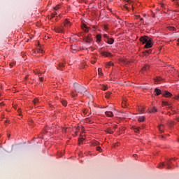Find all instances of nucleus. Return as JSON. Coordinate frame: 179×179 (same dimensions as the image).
Returning <instances> with one entry per match:
<instances>
[{
    "label": "nucleus",
    "mask_w": 179,
    "mask_h": 179,
    "mask_svg": "<svg viewBox=\"0 0 179 179\" xmlns=\"http://www.w3.org/2000/svg\"><path fill=\"white\" fill-rule=\"evenodd\" d=\"M101 90L106 91L107 90V87L106 85H103Z\"/></svg>",
    "instance_id": "nucleus-28"
},
{
    "label": "nucleus",
    "mask_w": 179,
    "mask_h": 179,
    "mask_svg": "<svg viewBox=\"0 0 179 179\" xmlns=\"http://www.w3.org/2000/svg\"><path fill=\"white\" fill-rule=\"evenodd\" d=\"M72 97H76V94H74L73 92L71 93Z\"/></svg>",
    "instance_id": "nucleus-42"
},
{
    "label": "nucleus",
    "mask_w": 179,
    "mask_h": 179,
    "mask_svg": "<svg viewBox=\"0 0 179 179\" xmlns=\"http://www.w3.org/2000/svg\"><path fill=\"white\" fill-rule=\"evenodd\" d=\"M169 30L173 31L176 30V28L174 27H169Z\"/></svg>",
    "instance_id": "nucleus-30"
},
{
    "label": "nucleus",
    "mask_w": 179,
    "mask_h": 179,
    "mask_svg": "<svg viewBox=\"0 0 179 179\" xmlns=\"http://www.w3.org/2000/svg\"><path fill=\"white\" fill-rule=\"evenodd\" d=\"M148 113L150 114L152 113H157V109L156 107H152L151 110H149Z\"/></svg>",
    "instance_id": "nucleus-12"
},
{
    "label": "nucleus",
    "mask_w": 179,
    "mask_h": 179,
    "mask_svg": "<svg viewBox=\"0 0 179 179\" xmlns=\"http://www.w3.org/2000/svg\"><path fill=\"white\" fill-rule=\"evenodd\" d=\"M105 114H106V115L107 116V117H114V115L113 114V112H111V111H106V113H105Z\"/></svg>",
    "instance_id": "nucleus-10"
},
{
    "label": "nucleus",
    "mask_w": 179,
    "mask_h": 179,
    "mask_svg": "<svg viewBox=\"0 0 179 179\" xmlns=\"http://www.w3.org/2000/svg\"><path fill=\"white\" fill-rule=\"evenodd\" d=\"M73 87L76 92H78V93H80L81 94H86V93L87 92V89H86V87L77 83H75L73 84Z\"/></svg>",
    "instance_id": "nucleus-2"
},
{
    "label": "nucleus",
    "mask_w": 179,
    "mask_h": 179,
    "mask_svg": "<svg viewBox=\"0 0 179 179\" xmlns=\"http://www.w3.org/2000/svg\"><path fill=\"white\" fill-rule=\"evenodd\" d=\"M161 138H162V139L164 138V136H161Z\"/></svg>",
    "instance_id": "nucleus-51"
},
{
    "label": "nucleus",
    "mask_w": 179,
    "mask_h": 179,
    "mask_svg": "<svg viewBox=\"0 0 179 179\" xmlns=\"http://www.w3.org/2000/svg\"><path fill=\"white\" fill-rule=\"evenodd\" d=\"M55 31H56V33H64V27H55Z\"/></svg>",
    "instance_id": "nucleus-4"
},
{
    "label": "nucleus",
    "mask_w": 179,
    "mask_h": 179,
    "mask_svg": "<svg viewBox=\"0 0 179 179\" xmlns=\"http://www.w3.org/2000/svg\"><path fill=\"white\" fill-rule=\"evenodd\" d=\"M96 41H98L99 43L101 41V35L100 34L96 35Z\"/></svg>",
    "instance_id": "nucleus-15"
},
{
    "label": "nucleus",
    "mask_w": 179,
    "mask_h": 179,
    "mask_svg": "<svg viewBox=\"0 0 179 179\" xmlns=\"http://www.w3.org/2000/svg\"><path fill=\"white\" fill-rule=\"evenodd\" d=\"M162 104H163V106H170V103L167 101H163Z\"/></svg>",
    "instance_id": "nucleus-26"
},
{
    "label": "nucleus",
    "mask_w": 179,
    "mask_h": 179,
    "mask_svg": "<svg viewBox=\"0 0 179 179\" xmlns=\"http://www.w3.org/2000/svg\"><path fill=\"white\" fill-rule=\"evenodd\" d=\"M140 112H141L142 114H145V108H143L141 110H140Z\"/></svg>",
    "instance_id": "nucleus-37"
},
{
    "label": "nucleus",
    "mask_w": 179,
    "mask_h": 179,
    "mask_svg": "<svg viewBox=\"0 0 179 179\" xmlns=\"http://www.w3.org/2000/svg\"><path fill=\"white\" fill-rule=\"evenodd\" d=\"M172 1H174V0H172Z\"/></svg>",
    "instance_id": "nucleus-57"
},
{
    "label": "nucleus",
    "mask_w": 179,
    "mask_h": 179,
    "mask_svg": "<svg viewBox=\"0 0 179 179\" xmlns=\"http://www.w3.org/2000/svg\"><path fill=\"white\" fill-rule=\"evenodd\" d=\"M106 132H107L108 134H114V131H112L111 128H110V127L106 129Z\"/></svg>",
    "instance_id": "nucleus-14"
},
{
    "label": "nucleus",
    "mask_w": 179,
    "mask_h": 179,
    "mask_svg": "<svg viewBox=\"0 0 179 179\" xmlns=\"http://www.w3.org/2000/svg\"><path fill=\"white\" fill-rule=\"evenodd\" d=\"M61 103H62V104L64 107H66V104H67L66 101H65V100H62V101H61Z\"/></svg>",
    "instance_id": "nucleus-20"
},
{
    "label": "nucleus",
    "mask_w": 179,
    "mask_h": 179,
    "mask_svg": "<svg viewBox=\"0 0 179 179\" xmlns=\"http://www.w3.org/2000/svg\"><path fill=\"white\" fill-rule=\"evenodd\" d=\"M137 17H141V16H140V15H138Z\"/></svg>",
    "instance_id": "nucleus-53"
},
{
    "label": "nucleus",
    "mask_w": 179,
    "mask_h": 179,
    "mask_svg": "<svg viewBox=\"0 0 179 179\" xmlns=\"http://www.w3.org/2000/svg\"><path fill=\"white\" fill-rule=\"evenodd\" d=\"M178 121H179V120H178Z\"/></svg>",
    "instance_id": "nucleus-58"
},
{
    "label": "nucleus",
    "mask_w": 179,
    "mask_h": 179,
    "mask_svg": "<svg viewBox=\"0 0 179 179\" xmlns=\"http://www.w3.org/2000/svg\"><path fill=\"white\" fill-rule=\"evenodd\" d=\"M162 94L164 96V97H171L172 96L171 93H170L169 91H162Z\"/></svg>",
    "instance_id": "nucleus-6"
},
{
    "label": "nucleus",
    "mask_w": 179,
    "mask_h": 179,
    "mask_svg": "<svg viewBox=\"0 0 179 179\" xmlns=\"http://www.w3.org/2000/svg\"><path fill=\"white\" fill-rule=\"evenodd\" d=\"M173 164V162H171V159H169L167 161L166 164H164V163H161L159 165V169H163V167H164V166H166V169H168V170H171V164Z\"/></svg>",
    "instance_id": "nucleus-3"
},
{
    "label": "nucleus",
    "mask_w": 179,
    "mask_h": 179,
    "mask_svg": "<svg viewBox=\"0 0 179 179\" xmlns=\"http://www.w3.org/2000/svg\"><path fill=\"white\" fill-rule=\"evenodd\" d=\"M39 80H41V82H43L44 78L43 77L39 78Z\"/></svg>",
    "instance_id": "nucleus-41"
},
{
    "label": "nucleus",
    "mask_w": 179,
    "mask_h": 179,
    "mask_svg": "<svg viewBox=\"0 0 179 179\" xmlns=\"http://www.w3.org/2000/svg\"><path fill=\"white\" fill-rule=\"evenodd\" d=\"M140 41L145 45V48H152L153 43H152V38L145 36L140 38Z\"/></svg>",
    "instance_id": "nucleus-1"
},
{
    "label": "nucleus",
    "mask_w": 179,
    "mask_h": 179,
    "mask_svg": "<svg viewBox=\"0 0 179 179\" xmlns=\"http://www.w3.org/2000/svg\"><path fill=\"white\" fill-rule=\"evenodd\" d=\"M55 10H58L59 9V6H56L54 8Z\"/></svg>",
    "instance_id": "nucleus-43"
},
{
    "label": "nucleus",
    "mask_w": 179,
    "mask_h": 179,
    "mask_svg": "<svg viewBox=\"0 0 179 179\" xmlns=\"http://www.w3.org/2000/svg\"><path fill=\"white\" fill-rule=\"evenodd\" d=\"M133 156H134V157H136V155H134Z\"/></svg>",
    "instance_id": "nucleus-52"
},
{
    "label": "nucleus",
    "mask_w": 179,
    "mask_h": 179,
    "mask_svg": "<svg viewBox=\"0 0 179 179\" xmlns=\"http://www.w3.org/2000/svg\"><path fill=\"white\" fill-rule=\"evenodd\" d=\"M91 62H92V64H96V61H94V60H92Z\"/></svg>",
    "instance_id": "nucleus-46"
},
{
    "label": "nucleus",
    "mask_w": 179,
    "mask_h": 179,
    "mask_svg": "<svg viewBox=\"0 0 179 179\" xmlns=\"http://www.w3.org/2000/svg\"><path fill=\"white\" fill-rule=\"evenodd\" d=\"M158 128H159V132H161V133H163V132H164L163 129H164V125L161 124V125H159V126L158 127Z\"/></svg>",
    "instance_id": "nucleus-13"
},
{
    "label": "nucleus",
    "mask_w": 179,
    "mask_h": 179,
    "mask_svg": "<svg viewBox=\"0 0 179 179\" xmlns=\"http://www.w3.org/2000/svg\"><path fill=\"white\" fill-rule=\"evenodd\" d=\"M131 8H134V6H132V5H130V6H128L127 5L124 6V8L126 9V10H129Z\"/></svg>",
    "instance_id": "nucleus-17"
},
{
    "label": "nucleus",
    "mask_w": 179,
    "mask_h": 179,
    "mask_svg": "<svg viewBox=\"0 0 179 179\" xmlns=\"http://www.w3.org/2000/svg\"><path fill=\"white\" fill-rule=\"evenodd\" d=\"M85 139L83 138H79V143H82V142H83V141H84Z\"/></svg>",
    "instance_id": "nucleus-33"
},
{
    "label": "nucleus",
    "mask_w": 179,
    "mask_h": 179,
    "mask_svg": "<svg viewBox=\"0 0 179 179\" xmlns=\"http://www.w3.org/2000/svg\"><path fill=\"white\" fill-rule=\"evenodd\" d=\"M152 17H155V15H152Z\"/></svg>",
    "instance_id": "nucleus-54"
},
{
    "label": "nucleus",
    "mask_w": 179,
    "mask_h": 179,
    "mask_svg": "<svg viewBox=\"0 0 179 179\" xmlns=\"http://www.w3.org/2000/svg\"><path fill=\"white\" fill-rule=\"evenodd\" d=\"M98 74L99 75V76H101V75H103V69H101V68L98 69Z\"/></svg>",
    "instance_id": "nucleus-18"
},
{
    "label": "nucleus",
    "mask_w": 179,
    "mask_h": 179,
    "mask_svg": "<svg viewBox=\"0 0 179 179\" xmlns=\"http://www.w3.org/2000/svg\"><path fill=\"white\" fill-rule=\"evenodd\" d=\"M178 45H179V38L178 39Z\"/></svg>",
    "instance_id": "nucleus-50"
},
{
    "label": "nucleus",
    "mask_w": 179,
    "mask_h": 179,
    "mask_svg": "<svg viewBox=\"0 0 179 179\" xmlns=\"http://www.w3.org/2000/svg\"><path fill=\"white\" fill-rule=\"evenodd\" d=\"M155 92L156 96H159V94H162V93H163V92H162V90H160L159 88H155Z\"/></svg>",
    "instance_id": "nucleus-9"
},
{
    "label": "nucleus",
    "mask_w": 179,
    "mask_h": 179,
    "mask_svg": "<svg viewBox=\"0 0 179 179\" xmlns=\"http://www.w3.org/2000/svg\"><path fill=\"white\" fill-rule=\"evenodd\" d=\"M36 52H41L42 54L44 52V51L43 50H41V48H38L36 49Z\"/></svg>",
    "instance_id": "nucleus-22"
},
{
    "label": "nucleus",
    "mask_w": 179,
    "mask_h": 179,
    "mask_svg": "<svg viewBox=\"0 0 179 179\" xmlns=\"http://www.w3.org/2000/svg\"><path fill=\"white\" fill-rule=\"evenodd\" d=\"M72 24H71V22L68 20V19H66L64 22V27H71Z\"/></svg>",
    "instance_id": "nucleus-7"
},
{
    "label": "nucleus",
    "mask_w": 179,
    "mask_h": 179,
    "mask_svg": "<svg viewBox=\"0 0 179 179\" xmlns=\"http://www.w3.org/2000/svg\"><path fill=\"white\" fill-rule=\"evenodd\" d=\"M110 95H111V92H108L106 93L105 97H106V99H108Z\"/></svg>",
    "instance_id": "nucleus-23"
},
{
    "label": "nucleus",
    "mask_w": 179,
    "mask_h": 179,
    "mask_svg": "<svg viewBox=\"0 0 179 179\" xmlns=\"http://www.w3.org/2000/svg\"><path fill=\"white\" fill-rule=\"evenodd\" d=\"M96 150H97L98 152H101V147L97 146V147H96Z\"/></svg>",
    "instance_id": "nucleus-29"
},
{
    "label": "nucleus",
    "mask_w": 179,
    "mask_h": 179,
    "mask_svg": "<svg viewBox=\"0 0 179 179\" xmlns=\"http://www.w3.org/2000/svg\"><path fill=\"white\" fill-rule=\"evenodd\" d=\"M107 43H108V44H113L114 43V38H108Z\"/></svg>",
    "instance_id": "nucleus-11"
},
{
    "label": "nucleus",
    "mask_w": 179,
    "mask_h": 179,
    "mask_svg": "<svg viewBox=\"0 0 179 179\" xmlns=\"http://www.w3.org/2000/svg\"><path fill=\"white\" fill-rule=\"evenodd\" d=\"M83 27L84 29H86L85 31L87 32V27L86 26V24H83Z\"/></svg>",
    "instance_id": "nucleus-36"
},
{
    "label": "nucleus",
    "mask_w": 179,
    "mask_h": 179,
    "mask_svg": "<svg viewBox=\"0 0 179 179\" xmlns=\"http://www.w3.org/2000/svg\"><path fill=\"white\" fill-rule=\"evenodd\" d=\"M85 43L90 44V43H92V35H90V34L87 35L85 38Z\"/></svg>",
    "instance_id": "nucleus-5"
},
{
    "label": "nucleus",
    "mask_w": 179,
    "mask_h": 179,
    "mask_svg": "<svg viewBox=\"0 0 179 179\" xmlns=\"http://www.w3.org/2000/svg\"><path fill=\"white\" fill-rule=\"evenodd\" d=\"M150 66L145 65L143 67L142 71H149Z\"/></svg>",
    "instance_id": "nucleus-16"
},
{
    "label": "nucleus",
    "mask_w": 179,
    "mask_h": 179,
    "mask_svg": "<svg viewBox=\"0 0 179 179\" xmlns=\"http://www.w3.org/2000/svg\"><path fill=\"white\" fill-rule=\"evenodd\" d=\"M107 66H113V65H114V63L111 62H109L107 63Z\"/></svg>",
    "instance_id": "nucleus-25"
},
{
    "label": "nucleus",
    "mask_w": 179,
    "mask_h": 179,
    "mask_svg": "<svg viewBox=\"0 0 179 179\" xmlns=\"http://www.w3.org/2000/svg\"><path fill=\"white\" fill-rule=\"evenodd\" d=\"M83 113L84 114H87V109H84L83 111Z\"/></svg>",
    "instance_id": "nucleus-39"
},
{
    "label": "nucleus",
    "mask_w": 179,
    "mask_h": 179,
    "mask_svg": "<svg viewBox=\"0 0 179 179\" xmlns=\"http://www.w3.org/2000/svg\"><path fill=\"white\" fill-rule=\"evenodd\" d=\"M176 99L177 100H178V99H179V95H178V96L176 97Z\"/></svg>",
    "instance_id": "nucleus-48"
},
{
    "label": "nucleus",
    "mask_w": 179,
    "mask_h": 179,
    "mask_svg": "<svg viewBox=\"0 0 179 179\" xmlns=\"http://www.w3.org/2000/svg\"><path fill=\"white\" fill-rule=\"evenodd\" d=\"M35 75H38V76H40V75H41V73L38 71H34Z\"/></svg>",
    "instance_id": "nucleus-35"
},
{
    "label": "nucleus",
    "mask_w": 179,
    "mask_h": 179,
    "mask_svg": "<svg viewBox=\"0 0 179 179\" xmlns=\"http://www.w3.org/2000/svg\"><path fill=\"white\" fill-rule=\"evenodd\" d=\"M139 129H141V127H134V131L136 134H139Z\"/></svg>",
    "instance_id": "nucleus-19"
},
{
    "label": "nucleus",
    "mask_w": 179,
    "mask_h": 179,
    "mask_svg": "<svg viewBox=\"0 0 179 179\" xmlns=\"http://www.w3.org/2000/svg\"><path fill=\"white\" fill-rule=\"evenodd\" d=\"M37 103H38V99H35L34 100V106H36V104H37Z\"/></svg>",
    "instance_id": "nucleus-27"
},
{
    "label": "nucleus",
    "mask_w": 179,
    "mask_h": 179,
    "mask_svg": "<svg viewBox=\"0 0 179 179\" xmlns=\"http://www.w3.org/2000/svg\"><path fill=\"white\" fill-rule=\"evenodd\" d=\"M141 20H143V18H141Z\"/></svg>",
    "instance_id": "nucleus-55"
},
{
    "label": "nucleus",
    "mask_w": 179,
    "mask_h": 179,
    "mask_svg": "<svg viewBox=\"0 0 179 179\" xmlns=\"http://www.w3.org/2000/svg\"><path fill=\"white\" fill-rule=\"evenodd\" d=\"M118 128V125H115L114 127H113V129H117Z\"/></svg>",
    "instance_id": "nucleus-44"
},
{
    "label": "nucleus",
    "mask_w": 179,
    "mask_h": 179,
    "mask_svg": "<svg viewBox=\"0 0 179 179\" xmlns=\"http://www.w3.org/2000/svg\"><path fill=\"white\" fill-rule=\"evenodd\" d=\"M160 80H162V78H157L155 79V83H159V82H160Z\"/></svg>",
    "instance_id": "nucleus-24"
},
{
    "label": "nucleus",
    "mask_w": 179,
    "mask_h": 179,
    "mask_svg": "<svg viewBox=\"0 0 179 179\" xmlns=\"http://www.w3.org/2000/svg\"><path fill=\"white\" fill-rule=\"evenodd\" d=\"M101 55H103L104 57H113V55L108 52H101Z\"/></svg>",
    "instance_id": "nucleus-8"
},
{
    "label": "nucleus",
    "mask_w": 179,
    "mask_h": 179,
    "mask_svg": "<svg viewBox=\"0 0 179 179\" xmlns=\"http://www.w3.org/2000/svg\"><path fill=\"white\" fill-rule=\"evenodd\" d=\"M29 78V76H27L25 77V80H27V78Z\"/></svg>",
    "instance_id": "nucleus-49"
},
{
    "label": "nucleus",
    "mask_w": 179,
    "mask_h": 179,
    "mask_svg": "<svg viewBox=\"0 0 179 179\" xmlns=\"http://www.w3.org/2000/svg\"><path fill=\"white\" fill-rule=\"evenodd\" d=\"M55 15H57V12L52 13L51 14L52 17H55Z\"/></svg>",
    "instance_id": "nucleus-31"
},
{
    "label": "nucleus",
    "mask_w": 179,
    "mask_h": 179,
    "mask_svg": "<svg viewBox=\"0 0 179 179\" xmlns=\"http://www.w3.org/2000/svg\"><path fill=\"white\" fill-rule=\"evenodd\" d=\"M160 5H161L162 8H164V3H161Z\"/></svg>",
    "instance_id": "nucleus-45"
},
{
    "label": "nucleus",
    "mask_w": 179,
    "mask_h": 179,
    "mask_svg": "<svg viewBox=\"0 0 179 179\" xmlns=\"http://www.w3.org/2000/svg\"><path fill=\"white\" fill-rule=\"evenodd\" d=\"M10 66H12V64H10Z\"/></svg>",
    "instance_id": "nucleus-56"
},
{
    "label": "nucleus",
    "mask_w": 179,
    "mask_h": 179,
    "mask_svg": "<svg viewBox=\"0 0 179 179\" xmlns=\"http://www.w3.org/2000/svg\"><path fill=\"white\" fill-rule=\"evenodd\" d=\"M17 112H18V113H19V115H22V114L20 113H22V110H21L20 108H19V109L17 110Z\"/></svg>",
    "instance_id": "nucleus-38"
},
{
    "label": "nucleus",
    "mask_w": 179,
    "mask_h": 179,
    "mask_svg": "<svg viewBox=\"0 0 179 179\" xmlns=\"http://www.w3.org/2000/svg\"><path fill=\"white\" fill-rule=\"evenodd\" d=\"M138 121L139 122H143V121H145V117H141L138 118Z\"/></svg>",
    "instance_id": "nucleus-21"
},
{
    "label": "nucleus",
    "mask_w": 179,
    "mask_h": 179,
    "mask_svg": "<svg viewBox=\"0 0 179 179\" xmlns=\"http://www.w3.org/2000/svg\"><path fill=\"white\" fill-rule=\"evenodd\" d=\"M63 132H66V129H63Z\"/></svg>",
    "instance_id": "nucleus-47"
},
{
    "label": "nucleus",
    "mask_w": 179,
    "mask_h": 179,
    "mask_svg": "<svg viewBox=\"0 0 179 179\" xmlns=\"http://www.w3.org/2000/svg\"><path fill=\"white\" fill-rule=\"evenodd\" d=\"M103 37L105 38H108V35H107V34H103Z\"/></svg>",
    "instance_id": "nucleus-40"
},
{
    "label": "nucleus",
    "mask_w": 179,
    "mask_h": 179,
    "mask_svg": "<svg viewBox=\"0 0 179 179\" xmlns=\"http://www.w3.org/2000/svg\"><path fill=\"white\" fill-rule=\"evenodd\" d=\"M59 68H60V69H62V68H64V63H61L59 64Z\"/></svg>",
    "instance_id": "nucleus-34"
},
{
    "label": "nucleus",
    "mask_w": 179,
    "mask_h": 179,
    "mask_svg": "<svg viewBox=\"0 0 179 179\" xmlns=\"http://www.w3.org/2000/svg\"><path fill=\"white\" fill-rule=\"evenodd\" d=\"M145 54H150L152 52V50H145Z\"/></svg>",
    "instance_id": "nucleus-32"
}]
</instances>
